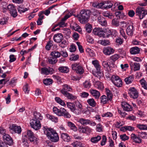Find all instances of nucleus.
<instances>
[{
    "label": "nucleus",
    "instance_id": "f257e3e1",
    "mask_svg": "<svg viewBox=\"0 0 147 147\" xmlns=\"http://www.w3.org/2000/svg\"><path fill=\"white\" fill-rule=\"evenodd\" d=\"M44 132L49 139L52 141L56 142L59 140V137L57 132L53 129L45 126L43 127Z\"/></svg>",
    "mask_w": 147,
    "mask_h": 147
},
{
    "label": "nucleus",
    "instance_id": "f03ea898",
    "mask_svg": "<svg viewBox=\"0 0 147 147\" xmlns=\"http://www.w3.org/2000/svg\"><path fill=\"white\" fill-rule=\"evenodd\" d=\"M90 13L89 11L83 9L82 10L80 14L77 15L76 17H78L81 23H85L87 22L90 17Z\"/></svg>",
    "mask_w": 147,
    "mask_h": 147
},
{
    "label": "nucleus",
    "instance_id": "7ed1b4c3",
    "mask_svg": "<svg viewBox=\"0 0 147 147\" xmlns=\"http://www.w3.org/2000/svg\"><path fill=\"white\" fill-rule=\"evenodd\" d=\"M27 139L31 142H33L35 140L34 134L31 130H28L26 133H24L23 134L22 142L23 143L25 142L26 146L28 144V143L27 142Z\"/></svg>",
    "mask_w": 147,
    "mask_h": 147
},
{
    "label": "nucleus",
    "instance_id": "20e7f679",
    "mask_svg": "<svg viewBox=\"0 0 147 147\" xmlns=\"http://www.w3.org/2000/svg\"><path fill=\"white\" fill-rule=\"evenodd\" d=\"M136 14L140 19H142L147 14V10L145 9L144 7L138 6L136 9Z\"/></svg>",
    "mask_w": 147,
    "mask_h": 147
},
{
    "label": "nucleus",
    "instance_id": "39448f33",
    "mask_svg": "<svg viewBox=\"0 0 147 147\" xmlns=\"http://www.w3.org/2000/svg\"><path fill=\"white\" fill-rule=\"evenodd\" d=\"M30 124L31 127L36 130L40 129L41 126L40 121L35 119H32L30 120Z\"/></svg>",
    "mask_w": 147,
    "mask_h": 147
},
{
    "label": "nucleus",
    "instance_id": "423d86ee",
    "mask_svg": "<svg viewBox=\"0 0 147 147\" xmlns=\"http://www.w3.org/2000/svg\"><path fill=\"white\" fill-rule=\"evenodd\" d=\"M71 68L73 70H75L77 73L80 74H83L84 72L82 66L79 63L73 64L71 65Z\"/></svg>",
    "mask_w": 147,
    "mask_h": 147
},
{
    "label": "nucleus",
    "instance_id": "0eeeda50",
    "mask_svg": "<svg viewBox=\"0 0 147 147\" xmlns=\"http://www.w3.org/2000/svg\"><path fill=\"white\" fill-rule=\"evenodd\" d=\"M78 122L83 125H89L91 126H95L96 125V123L95 122L82 118H80Z\"/></svg>",
    "mask_w": 147,
    "mask_h": 147
},
{
    "label": "nucleus",
    "instance_id": "6e6552de",
    "mask_svg": "<svg viewBox=\"0 0 147 147\" xmlns=\"http://www.w3.org/2000/svg\"><path fill=\"white\" fill-rule=\"evenodd\" d=\"M126 29V33L129 36H131L133 34L135 29L133 24L131 22H128Z\"/></svg>",
    "mask_w": 147,
    "mask_h": 147
},
{
    "label": "nucleus",
    "instance_id": "1a4fd4ad",
    "mask_svg": "<svg viewBox=\"0 0 147 147\" xmlns=\"http://www.w3.org/2000/svg\"><path fill=\"white\" fill-rule=\"evenodd\" d=\"M112 81L113 84L117 87H121L122 85V82L121 79L118 76H113Z\"/></svg>",
    "mask_w": 147,
    "mask_h": 147
},
{
    "label": "nucleus",
    "instance_id": "9d476101",
    "mask_svg": "<svg viewBox=\"0 0 147 147\" xmlns=\"http://www.w3.org/2000/svg\"><path fill=\"white\" fill-rule=\"evenodd\" d=\"M128 94L133 99L137 98L138 96V92L134 87H130L128 90Z\"/></svg>",
    "mask_w": 147,
    "mask_h": 147
},
{
    "label": "nucleus",
    "instance_id": "9b49d317",
    "mask_svg": "<svg viewBox=\"0 0 147 147\" xmlns=\"http://www.w3.org/2000/svg\"><path fill=\"white\" fill-rule=\"evenodd\" d=\"M7 8L10 12L11 16L14 18L17 16V12L15 6L13 5L9 4L7 6Z\"/></svg>",
    "mask_w": 147,
    "mask_h": 147
},
{
    "label": "nucleus",
    "instance_id": "f8f14e48",
    "mask_svg": "<svg viewBox=\"0 0 147 147\" xmlns=\"http://www.w3.org/2000/svg\"><path fill=\"white\" fill-rule=\"evenodd\" d=\"M3 139L5 143L11 146L13 145V140L10 136L7 134H5L3 136Z\"/></svg>",
    "mask_w": 147,
    "mask_h": 147
},
{
    "label": "nucleus",
    "instance_id": "ddd939ff",
    "mask_svg": "<svg viewBox=\"0 0 147 147\" xmlns=\"http://www.w3.org/2000/svg\"><path fill=\"white\" fill-rule=\"evenodd\" d=\"M54 70L53 69L49 67V69L44 67L41 68L40 72L42 74L47 75L49 74H52L53 73Z\"/></svg>",
    "mask_w": 147,
    "mask_h": 147
},
{
    "label": "nucleus",
    "instance_id": "4468645a",
    "mask_svg": "<svg viewBox=\"0 0 147 147\" xmlns=\"http://www.w3.org/2000/svg\"><path fill=\"white\" fill-rule=\"evenodd\" d=\"M115 51V50L110 47H107L104 48L103 50L104 53L106 55H109L113 54Z\"/></svg>",
    "mask_w": 147,
    "mask_h": 147
},
{
    "label": "nucleus",
    "instance_id": "2eb2a0df",
    "mask_svg": "<svg viewBox=\"0 0 147 147\" xmlns=\"http://www.w3.org/2000/svg\"><path fill=\"white\" fill-rule=\"evenodd\" d=\"M104 30L100 28H95L92 31L93 33L99 37H102L103 34Z\"/></svg>",
    "mask_w": 147,
    "mask_h": 147
},
{
    "label": "nucleus",
    "instance_id": "dca6fc26",
    "mask_svg": "<svg viewBox=\"0 0 147 147\" xmlns=\"http://www.w3.org/2000/svg\"><path fill=\"white\" fill-rule=\"evenodd\" d=\"M63 88L61 92L63 94L68 93V91L70 92L72 90V88L67 84H65L62 86Z\"/></svg>",
    "mask_w": 147,
    "mask_h": 147
},
{
    "label": "nucleus",
    "instance_id": "f3484780",
    "mask_svg": "<svg viewBox=\"0 0 147 147\" xmlns=\"http://www.w3.org/2000/svg\"><path fill=\"white\" fill-rule=\"evenodd\" d=\"M63 36L61 33L55 34L53 36L54 41L57 43H59L63 40Z\"/></svg>",
    "mask_w": 147,
    "mask_h": 147
},
{
    "label": "nucleus",
    "instance_id": "a211bd4d",
    "mask_svg": "<svg viewBox=\"0 0 147 147\" xmlns=\"http://www.w3.org/2000/svg\"><path fill=\"white\" fill-rule=\"evenodd\" d=\"M90 92L91 94L94 96L95 99H99L100 95V92L96 90L91 89L90 90Z\"/></svg>",
    "mask_w": 147,
    "mask_h": 147
},
{
    "label": "nucleus",
    "instance_id": "6ab92c4d",
    "mask_svg": "<svg viewBox=\"0 0 147 147\" xmlns=\"http://www.w3.org/2000/svg\"><path fill=\"white\" fill-rule=\"evenodd\" d=\"M121 105L122 108L124 110L127 111H130L132 110V108L131 106L127 103L123 102L121 103Z\"/></svg>",
    "mask_w": 147,
    "mask_h": 147
},
{
    "label": "nucleus",
    "instance_id": "aec40b11",
    "mask_svg": "<svg viewBox=\"0 0 147 147\" xmlns=\"http://www.w3.org/2000/svg\"><path fill=\"white\" fill-rule=\"evenodd\" d=\"M10 129L16 133L20 134L22 131V129L20 126L13 125L10 127Z\"/></svg>",
    "mask_w": 147,
    "mask_h": 147
},
{
    "label": "nucleus",
    "instance_id": "412c9836",
    "mask_svg": "<svg viewBox=\"0 0 147 147\" xmlns=\"http://www.w3.org/2000/svg\"><path fill=\"white\" fill-rule=\"evenodd\" d=\"M131 138L132 140L136 143H139L142 142V139L135 134H132L131 135Z\"/></svg>",
    "mask_w": 147,
    "mask_h": 147
},
{
    "label": "nucleus",
    "instance_id": "4be33fe9",
    "mask_svg": "<svg viewBox=\"0 0 147 147\" xmlns=\"http://www.w3.org/2000/svg\"><path fill=\"white\" fill-rule=\"evenodd\" d=\"M74 104L75 105L77 108L76 110L78 111V115L81 113V111L82 110L83 106L82 103L78 100L74 102Z\"/></svg>",
    "mask_w": 147,
    "mask_h": 147
},
{
    "label": "nucleus",
    "instance_id": "5701e85b",
    "mask_svg": "<svg viewBox=\"0 0 147 147\" xmlns=\"http://www.w3.org/2000/svg\"><path fill=\"white\" fill-rule=\"evenodd\" d=\"M57 5H52L50 7L47 9L45 11H41L43 12V14H45L47 16H48L50 13V10L52 9L55 11V12H57V9L54 8V7Z\"/></svg>",
    "mask_w": 147,
    "mask_h": 147
},
{
    "label": "nucleus",
    "instance_id": "b1692460",
    "mask_svg": "<svg viewBox=\"0 0 147 147\" xmlns=\"http://www.w3.org/2000/svg\"><path fill=\"white\" fill-rule=\"evenodd\" d=\"M130 66L131 69L134 71L139 70L140 68V64L136 62L130 63Z\"/></svg>",
    "mask_w": 147,
    "mask_h": 147
},
{
    "label": "nucleus",
    "instance_id": "393cba45",
    "mask_svg": "<svg viewBox=\"0 0 147 147\" xmlns=\"http://www.w3.org/2000/svg\"><path fill=\"white\" fill-rule=\"evenodd\" d=\"M63 108H61L59 109L56 107H54L53 109L54 113L59 116H62V114Z\"/></svg>",
    "mask_w": 147,
    "mask_h": 147
},
{
    "label": "nucleus",
    "instance_id": "a878e982",
    "mask_svg": "<svg viewBox=\"0 0 147 147\" xmlns=\"http://www.w3.org/2000/svg\"><path fill=\"white\" fill-rule=\"evenodd\" d=\"M140 50L139 48L137 47H135L131 48L130 49V52L131 54L136 55L139 53Z\"/></svg>",
    "mask_w": 147,
    "mask_h": 147
},
{
    "label": "nucleus",
    "instance_id": "bb28decb",
    "mask_svg": "<svg viewBox=\"0 0 147 147\" xmlns=\"http://www.w3.org/2000/svg\"><path fill=\"white\" fill-rule=\"evenodd\" d=\"M61 138L63 140L66 142H69L70 141L71 138L69 135L64 133L61 134Z\"/></svg>",
    "mask_w": 147,
    "mask_h": 147
},
{
    "label": "nucleus",
    "instance_id": "cd10ccee",
    "mask_svg": "<svg viewBox=\"0 0 147 147\" xmlns=\"http://www.w3.org/2000/svg\"><path fill=\"white\" fill-rule=\"evenodd\" d=\"M67 105L71 111L75 113V111L76 110V108L75 107V104L71 102H67Z\"/></svg>",
    "mask_w": 147,
    "mask_h": 147
},
{
    "label": "nucleus",
    "instance_id": "c85d7f7f",
    "mask_svg": "<svg viewBox=\"0 0 147 147\" xmlns=\"http://www.w3.org/2000/svg\"><path fill=\"white\" fill-rule=\"evenodd\" d=\"M43 117L41 114L38 112H35L34 113V117L33 119H35L38 120H42Z\"/></svg>",
    "mask_w": 147,
    "mask_h": 147
},
{
    "label": "nucleus",
    "instance_id": "c756f323",
    "mask_svg": "<svg viewBox=\"0 0 147 147\" xmlns=\"http://www.w3.org/2000/svg\"><path fill=\"white\" fill-rule=\"evenodd\" d=\"M65 97L71 100H74L77 98V97L76 96L73 95L72 94L69 92L67 93L66 94H63Z\"/></svg>",
    "mask_w": 147,
    "mask_h": 147
},
{
    "label": "nucleus",
    "instance_id": "7c9ffc66",
    "mask_svg": "<svg viewBox=\"0 0 147 147\" xmlns=\"http://www.w3.org/2000/svg\"><path fill=\"white\" fill-rule=\"evenodd\" d=\"M50 55L56 59L59 57L61 56L60 52L57 51H54L51 52Z\"/></svg>",
    "mask_w": 147,
    "mask_h": 147
},
{
    "label": "nucleus",
    "instance_id": "2f4dec72",
    "mask_svg": "<svg viewBox=\"0 0 147 147\" xmlns=\"http://www.w3.org/2000/svg\"><path fill=\"white\" fill-rule=\"evenodd\" d=\"M101 103L103 104H107L110 100L105 95H103L100 97Z\"/></svg>",
    "mask_w": 147,
    "mask_h": 147
},
{
    "label": "nucleus",
    "instance_id": "473e14b6",
    "mask_svg": "<svg viewBox=\"0 0 147 147\" xmlns=\"http://www.w3.org/2000/svg\"><path fill=\"white\" fill-rule=\"evenodd\" d=\"M111 34V30L109 29L104 30L103 34L102 37L105 38L109 37Z\"/></svg>",
    "mask_w": 147,
    "mask_h": 147
},
{
    "label": "nucleus",
    "instance_id": "72a5a7b5",
    "mask_svg": "<svg viewBox=\"0 0 147 147\" xmlns=\"http://www.w3.org/2000/svg\"><path fill=\"white\" fill-rule=\"evenodd\" d=\"M134 80L133 76H130L126 78L125 79V81L126 84H129L132 83Z\"/></svg>",
    "mask_w": 147,
    "mask_h": 147
},
{
    "label": "nucleus",
    "instance_id": "f704fd0d",
    "mask_svg": "<svg viewBox=\"0 0 147 147\" xmlns=\"http://www.w3.org/2000/svg\"><path fill=\"white\" fill-rule=\"evenodd\" d=\"M87 102L88 104L90 106L94 107L96 105V103L93 98H90L88 99Z\"/></svg>",
    "mask_w": 147,
    "mask_h": 147
},
{
    "label": "nucleus",
    "instance_id": "c9c22d12",
    "mask_svg": "<svg viewBox=\"0 0 147 147\" xmlns=\"http://www.w3.org/2000/svg\"><path fill=\"white\" fill-rule=\"evenodd\" d=\"M101 139V137L99 135L96 136L92 137L91 138V142L93 143H96L99 141Z\"/></svg>",
    "mask_w": 147,
    "mask_h": 147
},
{
    "label": "nucleus",
    "instance_id": "e433bc0d",
    "mask_svg": "<svg viewBox=\"0 0 147 147\" xmlns=\"http://www.w3.org/2000/svg\"><path fill=\"white\" fill-rule=\"evenodd\" d=\"M62 116H64L65 118H69L71 117V115L68 112L63 108V109L62 114Z\"/></svg>",
    "mask_w": 147,
    "mask_h": 147
},
{
    "label": "nucleus",
    "instance_id": "4c0bfd02",
    "mask_svg": "<svg viewBox=\"0 0 147 147\" xmlns=\"http://www.w3.org/2000/svg\"><path fill=\"white\" fill-rule=\"evenodd\" d=\"M120 57L117 54H115L110 57V59L112 63H114Z\"/></svg>",
    "mask_w": 147,
    "mask_h": 147
},
{
    "label": "nucleus",
    "instance_id": "58836bf2",
    "mask_svg": "<svg viewBox=\"0 0 147 147\" xmlns=\"http://www.w3.org/2000/svg\"><path fill=\"white\" fill-rule=\"evenodd\" d=\"M102 65L105 68V70L107 71L108 73H109L111 72V70L107 62L106 61H103L102 63Z\"/></svg>",
    "mask_w": 147,
    "mask_h": 147
},
{
    "label": "nucleus",
    "instance_id": "ea45409f",
    "mask_svg": "<svg viewBox=\"0 0 147 147\" xmlns=\"http://www.w3.org/2000/svg\"><path fill=\"white\" fill-rule=\"evenodd\" d=\"M95 86L101 90H102L104 88L103 84L99 81H97L96 82L95 84Z\"/></svg>",
    "mask_w": 147,
    "mask_h": 147
},
{
    "label": "nucleus",
    "instance_id": "a19ab883",
    "mask_svg": "<svg viewBox=\"0 0 147 147\" xmlns=\"http://www.w3.org/2000/svg\"><path fill=\"white\" fill-rule=\"evenodd\" d=\"M98 43L104 46L109 45L110 43L109 40L106 39L100 40L98 41Z\"/></svg>",
    "mask_w": 147,
    "mask_h": 147
},
{
    "label": "nucleus",
    "instance_id": "79ce46f5",
    "mask_svg": "<svg viewBox=\"0 0 147 147\" xmlns=\"http://www.w3.org/2000/svg\"><path fill=\"white\" fill-rule=\"evenodd\" d=\"M48 61L49 63L52 65H54L55 64L57 61V59L52 57H49L48 59Z\"/></svg>",
    "mask_w": 147,
    "mask_h": 147
},
{
    "label": "nucleus",
    "instance_id": "37998d69",
    "mask_svg": "<svg viewBox=\"0 0 147 147\" xmlns=\"http://www.w3.org/2000/svg\"><path fill=\"white\" fill-rule=\"evenodd\" d=\"M59 70L61 72L67 73L69 71L68 67L66 66H61L58 68Z\"/></svg>",
    "mask_w": 147,
    "mask_h": 147
},
{
    "label": "nucleus",
    "instance_id": "c03bdc74",
    "mask_svg": "<svg viewBox=\"0 0 147 147\" xmlns=\"http://www.w3.org/2000/svg\"><path fill=\"white\" fill-rule=\"evenodd\" d=\"M67 125L71 129L75 131H77V127L74 123L71 122L69 121L67 122Z\"/></svg>",
    "mask_w": 147,
    "mask_h": 147
},
{
    "label": "nucleus",
    "instance_id": "a18cd8bd",
    "mask_svg": "<svg viewBox=\"0 0 147 147\" xmlns=\"http://www.w3.org/2000/svg\"><path fill=\"white\" fill-rule=\"evenodd\" d=\"M96 131L98 132H102L103 131V129L104 128V127L101 124V123H99L96 124Z\"/></svg>",
    "mask_w": 147,
    "mask_h": 147
},
{
    "label": "nucleus",
    "instance_id": "49530a36",
    "mask_svg": "<svg viewBox=\"0 0 147 147\" xmlns=\"http://www.w3.org/2000/svg\"><path fill=\"white\" fill-rule=\"evenodd\" d=\"M136 127L139 129L142 130H147V125L138 124L136 125Z\"/></svg>",
    "mask_w": 147,
    "mask_h": 147
},
{
    "label": "nucleus",
    "instance_id": "de8ad7c7",
    "mask_svg": "<svg viewBox=\"0 0 147 147\" xmlns=\"http://www.w3.org/2000/svg\"><path fill=\"white\" fill-rule=\"evenodd\" d=\"M92 64L93 65L96 70H99L100 69V66L99 65V62L97 60L93 61L92 62Z\"/></svg>",
    "mask_w": 147,
    "mask_h": 147
},
{
    "label": "nucleus",
    "instance_id": "09e8293b",
    "mask_svg": "<svg viewBox=\"0 0 147 147\" xmlns=\"http://www.w3.org/2000/svg\"><path fill=\"white\" fill-rule=\"evenodd\" d=\"M47 116L49 119L55 123H57L58 121V118L57 117H55L53 115H51L49 114L47 115Z\"/></svg>",
    "mask_w": 147,
    "mask_h": 147
},
{
    "label": "nucleus",
    "instance_id": "8fccbe9b",
    "mask_svg": "<svg viewBox=\"0 0 147 147\" xmlns=\"http://www.w3.org/2000/svg\"><path fill=\"white\" fill-rule=\"evenodd\" d=\"M52 80L50 78L46 79L43 80L44 84L46 85H50L53 83Z\"/></svg>",
    "mask_w": 147,
    "mask_h": 147
},
{
    "label": "nucleus",
    "instance_id": "3c124183",
    "mask_svg": "<svg viewBox=\"0 0 147 147\" xmlns=\"http://www.w3.org/2000/svg\"><path fill=\"white\" fill-rule=\"evenodd\" d=\"M97 71L96 73L94 74L93 73V74L96 77L98 78L99 79L101 78L103 76V73L100 71V69L99 70H96Z\"/></svg>",
    "mask_w": 147,
    "mask_h": 147
},
{
    "label": "nucleus",
    "instance_id": "603ef678",
    "mask_svg": "<svg viewBox=\"0 0 147 147\" xmlns=\"http://www.w3.org/2000/svg\"><path fill=\"white\" fill-rule=\"evenodd\" d=\"M55 100L58 103L60 104L62 106H64L65 105V104L64 102L61 99L59 98L56 97L55 98Z\"/></svg>",
    "mask_w": 147,
    "mask_h": 147
},
{
    "label": "nucleus",
    "instance_id": "864d4df0",
    "mask_svg": "<svg viewBox=\"0 0 147 147\" xmlns=\"http://www.w3.org/2000/svg\"><path fill=\"white\" fill-rule=\"evenodd\" d=\"M8 18L7 17H5L1 19L0 21V24L2 25L6 24L7 22Z\"/></svg>",
    "mask_w": 147,
    "mask_h": 147
},
{
    "label": "nucleus",
    "instance_id": "5fc2aeb1",
    "mask_svg": "<svg viewBox=\"0 0 147 147\" xmlns=\"http://www.w3.org/2000/svg\"><path fill=\"white\" fill-rule=\"evenodd\" d=\"M71 145L74 147H81L82 146V143L80 142L77 141L72 143Z\"/></svg>",
    "mask_w": 147,
    "mask_h": 147
},
{
    "label": "nucleus",
    "instance_id": "6e6d98bb",
    "mask_svg": "<svg viewBox=\"0 0 147 147\" xmlns=\"http://www.w3.org/2000/svg\"><path fill=\"white\" fill-rule=\"evenodd\" d=\"M86 30L88 33H90L92 30V26L91 25L89 24H88L85 25Z\"/></svg>",
    "mask_w": 147,
    "mask_h": 147
},
{
    "label": "nucleus",
    "instance_id": "4d7b16f0",
    "mask_svg": "<svg viewBox=\"0 0 147 147\" xmlns=\"http://www.w3.org/2000/svg\"><path fill=\"white\" fill-rule=\"evenodd\" d=\"M112 24L113 26H118L119 25V21L117 18H114L112 20Z\"/></svg>",
    "mask_w": 147,
    "mask_h": 147
},
{
    "label": "nucleus",
    "instance_id": "13d9d810",
    "mask_svg": "<svg viewBox=\"0 0 147 147\" xmlns=\"http://www.w3.org/2000/svg\"><path fill=\"white\" fill-rule=\"evenodd\" d=\"M65 20L63 18L58 23V25L60 27H63L66 26L67 24L65 23Z\"/></svg>",
    "mask_w": 147,
    "mask_h": 147
},
{
    "label": "nucleus",
    "instance_id": "bf43d9fd",
    "mask_svg": "<svg viewBox=\"0 0 147 147\" xmlns=\"http://www.w3.org/2000/svg\"><path fill=\"white\" fill-rule=\"evenodd\" d=\"M140 83L142 85V86L146 89H147V84L146 81L143 79H142L140 81Z\"/></svg>",
    "mask_w": 147,
    "mask_h": 147
},
{
    "label": "nucleus",
    "instance_id": "052dcab7",
    "mask_svg": "<svg viewBox=\"0 0 147 147\" xmlns=\"http://www.w3.org/2000/svg\"><path fill=\"white\" fill-rule=\"evenodd\" d=\"M86 51L88 53L89 55L91 57H93L95 54L94 53L93 50H92L90 48H87L86 49Z\"/></svg>",
    "mask_w": 147,
    "mask_h": 147
},
{
    "label": "nucleus",
    "instance_id": "680f3d73",
    "mask_svg": "<svg viewBox=\"0 0 147 147\" xmlns=\"http://www.w3.org/2000/svg\"><path fill=\"white\" fill-rule=\"evenodd\" d=\"M120 137L121 140L123 141H125L128 140L129 138V137L127 136L125 134L120 135Z\"/></svg>",
    "mask_w": 147,
    "mask_h": 147
},
{
    "label": "nucleus",
    "instance_id": "e2e57ef3",
    "mask_svg": "<svg viewBox=\"0 0 147 147\" xmlns=\"http://www.w3.org/2000/svg\"><path fill=\"white\" fill-rule=\"evenodd\" d=\"M103 15L104 16L108 17L110 18H111L113 16L112 14L109 11H106L103 13Z\"/></svg>",
    "mask_w": 147,
    "mask_h": 147
},
{
    "label": "nucleus",
    "instance_id": "0e129e2a",
    "mask_svg": "<svg viewBox=\"0 0 147 147\" xmlns=\"http://www.w3.org/2000/svg\"><path fill=\"white\" fill-rule=\"evenodd\" d=\"M74 13V11H70L65 16L64 18H63L65 20H66L68 18H69Z\"/></svg>",
    "mask_w": 147,
    "mask_h": 147
},
{
    "label": "nucleus",
    "instance_id": "69168bd1",
    "mask_svg": "<svg viewBox=\"0 0 147 147\" xmlns=\"http://www.w3.org/2000/svg\"><path fill=\"white\" fill-rule=\"evenodd\" d=\"M53 41H50L48 42L45 47L46 49L47 50H50L51 46H52Z\"/></svg>",
    "mask_w": 147,
    "mask_h": 147
},
{
    "label": "nucleus",
    "instance_id": "338daca9",
    "mask_svg": "<svg viewBox=\"0 0 147 147\" xmlns=\"http://www.w3.org/2000/svg\"><path fill=\"white\" fill-rule=\"evenodd\" d=\"M99 23L102 26H106L107 25V22L106 20L104 19L98 20Z\"/></svg>",
    "mask_w": 147,
    "mask_h": 147
},
{
    "label": "nucleus",
    "instance_id": "774afa93",
    "mask_svg": "<svg viewBox=\"0 0 147 147\" xmlns=\"http://www.w3.org/2000/svg\"><path fill=\"white\" fill-rule=\"evenodd\" d=\"M80 96L82 98H86L89 95V94L86 92H83L80 94Z\"/></svg>",
    "mask_w": 147,
    "mask_h": 147
}]
</instances>
